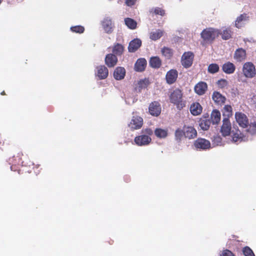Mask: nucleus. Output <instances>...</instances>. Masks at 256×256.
I'll list each match as a JSON object with an SVG mask.
<instances>
[{"label": "nucleus", "instance_id": "58836bf2", "mask_svg": "<svg viewBox=\"0 0 256 256\" xmlns=\"http://www.w3.org/2000/svg\"><path fill=\"white\" fill-rule=\"evenodd\" d=\"M244 135L239 130L233 134L232 140L234 142H241L242 140Z\"/></svg>", "mask_w": 256, "mask_h": 256}, {"label": "nucleus", "instance_id": "473e14b6", "mask_svg": "<svg viewBox=\"0 0 256 256\" xmlns=\"http://www.w3.org/2000/svg\"><path fill=\"white\" fill-rule=\"evenodd\" d=\"M164 31L157 30L155 32H152L150 34V38L152 40H156L160 39L163 35Z\"/></svg>", "mask_w": 256, "mask_h": 256}, {"label": "nucleus", "instance_id": "412c9836", "mask_svg": "<svg viewBox=\"0 0 256 256\" xmlns=\"http://www.w3.org/2000/svg\"><path fill=\"white\" fill-rule=\"evenodd\" d=\"M246 51L244 49L238 48L235 51L234 58L237 62H241L244 60L246 58Z\"/></svg>", "mask_w": 256, "mask_h": 256}, {"label": "nucleus", "instance_id": "dca6fc26", "mask_svg": "<svg viewBox=\"0 0 256 256\" xmlns=\"http://www.w3.org/2000/svg\"><path fill=\"white\" fill-rule=\"evenodd\" d=\"M118 62L116 56L112 54L106 55L105 58V64L109 68L114 67Z\"/></svg>", "mask_w": 256, "mask_h": 256}, {"label": "nucleus", "instance_id": "39448f33", "mask_svg": "<svg viewBox=\"0 0 256 256\" xmlns=\"http://www.w3.org/2000/svg\"><path fill=\"white\" fill-rule=\"evenodd\" d=\"M194 54L191 52H184L182 56L181 62L185 68L190 67L192 64Z\"/></svg>", "mask_w": 256, "mask_h": 256}, {"label": "nucleus", "instance_id": "1a4fd4ad", "mask_svg": "<svg viewBox=\"0 0 256 256\" xmlns=\"http://www.w3.org/2000/svg\"><path fill=\"white\" fill-rule=\"evenodd\" d=\"M212 98L216 105L220 106L224 105L226 100V96L218 91L212 92Z\"/></svg>", "mask_w": 256, "mask_h": 256}, {"label": "nucleus", "instance_id": "72a5a7b5", "mask_svg": "<svg viewBox=\"0 0 256 256\" xmlns=\"http://www.w3.org/2000/svg\"><path fill=\"white\" fill-rule=\"evenodd\" d=\"M126 25L131 30H134L137 27L136 22L132 18H124Z\"/></svg>", "mask_w": 256, "mask_h": 256}, {"label": "nucleus", "instance_id": "f257e3e1", "mask_svg": "<svg viewBox=\"0 0 256 256\" xmlns=\"http://www.w3.org/2000/svg\"><path fill=\"white\" fill-rule=\"evenodd\" d=\"M182 91L178 88L174 90L170 96V100L171 103L176 106V108L181 110L186 106V101L182 98Z\"/></svg>", "mask_w": 256, "mask_h": 256}, {"label": "nucleus", "instance_id": "393cba45", "mask_svg": "<svg viewBox=\"0 0 256 256\" xmlns=\"http://www.w3.org/2000/svg\"><path fill=\"white\" fill-rule=\"evenodd\" d=\"M222 70L227 74H232L235 71L236 66L232 63L228 62L222 65Z\"/></svg>", "mask_w": 256, "mask_h": 256}, {"label": "nucleus", "instance_id": "c03bdc74", "mask_svg": "<svg viewBox=\"0 0 256 256\" xmlns=\"http://www.w3.org/2000/svg\"><path fill=\"white\" fill-rule=\"evenodd\" d=\"M248 132L252 134L256 133V122H251L250 124Z\"/></svg>", "mask_w": 256, "mask_h": 256}, {"label": "nucleus", "instance_id": "49530a36", "mask_svg": "<svg viewBox=\"0 0 256 256\" xmlns=\"http://www.w3.org/2000/svg\"><path fill=\"white\" fill-rule=\"evenodd\" d=\"M220 256H235L234 254L230 250H225L222 252Z\"/></svg>", "mask_w": 256, "mask_h": 256}, {"label": "nucleus", "instance_id": "423d86ee", "mask_svg": "<svg viewBox=\"0 0 256 256\" xmlns=\"http://www.w3.org/2000/svg\"><path fill=\"white\" fill-rule=\"evenodd\" d=\"M143 125V119L139 116H133L128 124L129 128L132 130L140 129Z\"/></svg>", "mask_w": 256, "mask_h": 256}, {"label": "nucleus", "instance_id": "aec40b11", "mask_svg": "<svg viewBox=\"0 0 256 256\" xmlns=\"http://www.w3.org/2000/svg\"><path fill=\"white\" fill-rule=\"evenodd\" d=\"M142 45V41L138 38H135L129 44L128 50L129 52H134L138 50Z\"/></svg>", "mask_w": 256, "mask_h": 256}, {"label": "nucleus", "instance_id": "4be33fe9", "mask_svg": "<svg viewBox=\"0 0 256 256\" xmlns=\"http://www.w3.org/2000/svg\"><path fill=\"white\" fill-rule=\"evenodd\" d=\"M114 77L116 80H122L126 75V70L123 67H117L114 72Z\"/></svg>", "mask_w": 256, "mask_h": 256}, {"label": "nucleus", "instance_id": "de8ad7c7", "mask_svg": "<svg viewBox=\"0 0 256 256\" xmlns=\"http://www.w3.org/2000/svg\"><path fill=\"white\" fill-rule=\"evenodd\" d=\"M136 0H126V4L128 6H131L134 5L136 2Z\"/></svg>", "mask_w": 256, "mask_h": 256}, {"label": "nucleus", "instance_id": "0eeeda50", "mask_svg": "<svg viewBox=\"0 0 256 256\" xmlns=\"http://www.w3.org/2000/svg\"><path fill=\"white\" fill-rule=\"evenodd\" d=\"M232 130V124L230 120L223 118L222 124L220 128V132L222 135L224 136H227L230 135Z\"/></svg>", "mask_w": 256, "mask_h": 256}, {"label": "nucleus", "instance_id": "2f4dec72", "mask_svg": "<svg viewBox=\"0 0 256 256\" xmlns=\"http://www.w3.org/2000/svg\"><path fill=\"white\" fill-rule=\"evenodd\" d=\"M184 136L185 137V132L184 128L182 130L180 128H178L174 132V138L175 140L178 142H181Z\"/></svg>", "mask_w": 256, "mask_h": 256}, {"label": "nucleus", "instance_id": "a211bd4d", "mask_svg": "<svg viewBox=\"0 0 256 256\" xmlns=\"http://www.w3.org/2000/svg\"><path fill=\"white\" fill-rule=\"evenodd\" d=\"M207 90L208 84L204 82H198L194 86L195 92L200 96L204 94Z\"/></svg>", "mask_w": 256, "mask_h": 256}, {"label": "nucleus", "instance_id": "bb28decb", "mask_svg": "<svg viewBox=\"0 0 256 256\" xmlns=\"http://www.w3.org/2000/svg\"><path fill=\"white\" fill-rule=\"evenodd\" d=\"M232 32L230 28H225L222 30H220V35H221L222 38L224 40H227L232 38Z\"/></svg>", "mask_w": 256, "mask_h": 256}, {"label": "nucleus", "instance_id": "f704fd0d", "mask_svg": "<svg viewBox=\"0 0 256 256\" xmlns=\"http://www.w3.org/2000/svg\"><path fill=\"white\" fill-rule=\"evenodd\" d=\"M124 50V46L121 44L117 43L112 48V54L117 56H120L122 54Z\"/></svg>", "mask_w": 256, "mask_h": 256}, {"label": "nucleus", "instance_id": "9d476101", "mask_svg": "<svg viewBox=\"0 0 256 256\" xmlns=\"http://www.w3.org/2000/svg\"><path fill=\"white\" fill-rule=\"evenodd\" d=\"M102 26L104 32L107 34H111L113 32L114 24L110 17L105 18L102 22Z\"/></svg>", "mask_w": 256, "mask_h": 256}, {"label": "nucleus", "instance_id": "6e6552de", "mask_svg": "<svg viewBox=\"0 0 256 256\" xmlns=\"http://www.w3.org/2000/svg\"><path fill=\"white\" fill-rule=\"evenodd\" d=\"M152 138L150 136L142 134L135 137L134 142L138 146H143L148 145L150 143Z\"/></svg>", "mask_w": 256, "mask_h": 256}, {"label": "nucleus", "instance_id": "4468645a", "mask_svg": "<svg viewBox=\"0 0 256 256\" xmlns=\"http://www.w3.org/2000/svg\"><path fill=\"white\" fill-rule=\"evenodd\" d=\"M178 76V72L175 69L168 70L166 75V80L167 84H172L174 83Z\"/></svg>", "mask_w": 256, "mask_h": 256}, {"label": "nucleus", "instance_id": "cd10ccee", "mask_svg": "<svg viewBox=\"0 0 256 256\" xmlns=\"http://www.w3.org/2000/svg\"><path fill=\"white\" fill-rule=\"evenodd\" d=\"M149 12L150 14L152 16L154 15H160L162 16H164L166 14L165 10L164 8L159 7L153 8L150 10Z\"/></svg>", "mask_w": 256, "mask_h": 256}, {"label": "nucleus", "instance_id": "79ce46f5", "mask_svg": "<svg viewBox=\"0 0 256 256\" xmlns=\"http://www.w3.org/2000/svg\"><path fill=\"white\" fill-rule=\"evenodd\" d=\"M242 252L245 256H255L252 250L247 246L242 248Z\"/></svg>", "mask_w": 256, "mask_h": 256}, {"label": "nucleus", "instance_id": "f8f14e48", "mask_svg": "<svg viewBox=\"0 0 256 256\" xmlns=\"http://www.w3.org/2000/svg\"><path fill=\"white\" fill-rule=\"evenodd\" d=\"M235 118L237 122L240 126L246 128L248 126V120L245 114L236 112L235 114Z\"/></svg>", "mask_w": 256, "mask_h": 256}, {"label": "nucleus", "instance_id": "f03ea898", "mask_svg": "<svg viewBox=\"0 0 256 256\" xmlns=\"http://www.w3.org/2000/svg\"><path fill=\"white\" fill-rule=\"evenodd\" d=\"M202 38L206 42H212L220 35V30L212 28L204 30L201 32Z\"/></svg>", "mask_w": 256, "mask_h": 256}, {"label": "nucleus", "instance_id": "2eb2a0df", "mask_svg": "<svg viewBox=\"0 0 256 256\" xmlns=\"http://www.w3.org/2000/svg\"><path fill=\"white\" fill-rule=\"evenodd\" d=\"M190 111L191 114L194 116L200 114L202 111V107L198 102L192 103L190 106Z\"/></svg>", "mask_w": 256, "mask_h": 256}, {"label": "nucleus", "instance_id": "8fccbe9b", "mask_svg": "<svg viewBox=\"0 0 256 256\" xmlns=\"http://www.w3.org/2000/svg\"><path fill=\"white\" fill-rule=\"evenodd\" d=\"M112 242L111 243H110V244H112V243L114 242V241H113V240H112Z\"/></svg>", "mask_w": 256, "mask_h": 256}, {"label": "nucleus", "instance_id": "a18cd8bd", "mask_svg": "<svg viewBox=\"0 0 256 256\" xmlns=\"http://www.w3.org/2000/svg\"><path fill=\"white\" fill-rule=\"evenodd\" d=\"M142 132L144 134L147 135L148 136H150L153 134L152 130L150 128H146L145 129H142Z\"/></svg>", "mask_w": 256, "mask_h": 256}, {"label": "nucleus", "instance_id": "09e8293b", "mask_svg": "<svg viewBox=\"0 0 256 256\" xmlns=\"http://www.w3.org/2000/svg\"><path fill=\"white\" fill-rule=\"evenodd\" d=\"M0 94H1L2 95V96H4V95H6V92H4V91H2V92L0 93Z\"/></svg>", "mask_w": 256, "mask_h": 256}, {"label": "nucleus", "instance_id": "20e7f679", "mask_svg": "<svg viewBox=\"0 0 256 256\" xmlns=\"http://www.w3.org/2000/svg\"><path fill=\"white\" fill-rule=\"evenodd\" d=\"M242 71L244 76L248 78H252L256 76V67L252 62L244 63L242 66Z\"/></svg>", "mask_w": 256, "mask_h": 256}, {"label": "nucleus", "instance_id": "c9c22d12", "mask_svg": "<svg viewBox=\"0 0 256 256\" xmlns=\"http://www.w3.org/2000/svg\"><path fill=\"white\" fill-rule=\"evenodd\" d=\"M212 122L209 119L204 118L200 120V126L204 130H206L210 128Z\"/></svg>", "mask_w": 256, "mask_h": 256}, {"label": "nucleus", "instance_id": "b1692460", "mask_svg": "<svg viewBox=\"0 0 256 256\" xmlns=\"http://www.w3.org/2000/svg\"><path fill=\"white\" fill-rule=\"evenodd\" d=\"M221 119V114L218 110H214L210 115V121L212 124H218Z\"/></svg>", "mask_w": 256, "mask_h": 256}, {"label": "nucleus", "instance_id": "e433bc0d", "mask_svg": "<svg viewBox=\"0 0 256 256\" xmlns=\"http://www.w3.org/2000/svg\"><path fill=\"white\" fill-rule=\"evenodd\" d=\"M247 18H248V17L247 16V14H240L237 18L235 22L236 26L238 28H241L242 26V22L246 20Z\"/></svg>", "mask_w": 256, "mask_h": 256}, {"label": "nucleus", "instance_id": "7c9ffc66", "mask_svg": "<svg viewBox=\"0 0 256 256\" xmlns=\"http://www.w3.org/2000/svg\"><path fill=\"white\" fill-rule=\"evenodd\" d=\"M168 130L161 128H156L154 130V134L156 137L160 138H164L168 136Z\"/></svg>", "mask_w": 256, "mask_h": 256}, {"label": "nucleus", "instance_id": "ddd939ff", "mask_svg": "<svg viewBox=\"0 0 256 256\" xmlns=\"http://www.w3.org/2000/svg\"><path fill=\"white\" fill-rule=\"evenodd\" d=\"M194 146L197 149L207 150L210 148V143L204 138H198L194 142Z\"/></svg>", "mask_w": 256, "mask_h": 256}, {"label": "nucleus", "instance_id": "a19ab883", "mask_svg": "<svg viewBox=\"0 0 256 256\" xmlns=\"http://www.w3.org/2000/svg\"><path fill=\"white\" fill-rule=\"evenodd\" d=\"M70 30L74 32L82 34L84 31V28L82 26H72Z\"/></svg>", "mask_w": 256, "mask_h": 256}, {"label": "nucleus", "instance_id": "f3484780", "mask_svg": "<svg viewBox=\"0 0 256 256\" xmlns=\"http://www.w3.org/2000/svg\"><path fill=\"white\" fill-rule=\"evenodd\" d=\"M184 130L185 132V138L188 139H193L196 137L197 132L192 126H184Z\"/></svg>", "mask_w": 256, "mask_h": 256}, {"label": "nucleus", "instance_id": "c85d7f7f", "mask_svg": "<svg viewBox=\"0 0 256 256\" xmlns=\"http://www.w3.org/2000/svg\"><path fill=\"white\" fill-rule=\"evenodd\" d=\"M224 118L229 120L232 116V107L230 105H226L222 110Z\"/></svg>", "mask_w": 256, "mask_h": 256}, {"label": "nucleus", "instance_id": "4c0bfd02", "mask_svg": "<svg viewBox=\"0 0 256 256\" xmlns=\"http://www.w3.org/2000/svg\"><path fill=\"white\" fill-rule=\"evenodd\" d=\"M162 53L163 56L170 59L172 56L173 50L169 48L164 47L162 50Z\"/></svg>", "mask_w": 256, "mask_h": 256}, {"label": "nucleus", "instance_id": "9b49d317", "mask_svg": "<svg viewBox=\"0 0 256 256\" xmlns=\"http://www.w3.org/2000/svg\"><path fill=\"white\" fill-rule=\"evenodd\" d=\"M148 110L151 115L158 116L161 113V106L158 102L154 101L150 104Z\"/></svg>", "mask_w": 256, "mask_h": 256}, {"label": "nucleus", "instance_id": "c756f323", "mask_svg": "<svg viewBox=\"0 0 256 256\" xmlns=\"http://www.w3.org/2000/svg\"><path fill=\"white\" fill-rule=\"evenodd\" d=\"M149 63L151 67L155 68H160L162 65V61L158 56L152 57Z\"/></svg>", "mask_w": 256, "mask_h": 256}, {"label": "nucleus", "instance_id": "5701e85b", "mask_svg": "<svg viewBox=\"0 0 256 256\" xmlns=\"http://www.w3.org/2000/svg\"><path fill=\"white\" fill-rule=\"evenodd\" d=\"M146 66V60L144 58H139L134 64V70L136 72H142L145 70Z\"/></svg>", "mask_w": 256, "mask_h": 256}, {"label": "nucleus", "instance_id": "a878e982", "mask_svg": "<svg viewBox=\"0 0 256 256\" xmlns=\"http://www.w3.org/2000/svg\"><path fill=\"white\" fill-rule=\"evenodd\" d=\"M149 84V80L148 79L140 80L138 82L135 88V90L136 92H140L142 89L147 88Z\"/></svg>", "mask_w": 256, "mask_h": 256}, {"label": "nucleus", "instance_id": "6ab92c4d", "mask_svg": "<svg viewBox=\"0 0 256 256\" xmlns=\"http://www.w3.org/2000/svg\"><path fill=\"white\" fill-rule=\"evenodd\" d=\"M97 72L96 76L100 80L106 78L108 74V70L104 66H100L96 68Z\"/></svg>", "mask_w": 256, "mask_h": 256}, {"label": "nucleus", "instance_id": "7ed1b4c3", "mask_svg": "<svg viewBox=\"0 0 256 256\" xmlns=\"http://www.w3.org/2000/svg\"><path fill=\"white\" fill-rule=\"evenodd\" d=\"M18 156H14L12 160H10V161L12 163V165L10 166V168L13 171H18L19 174H21L22 171H24V170H22L20 168H22L24 166V162L22 160L20 156H22V154H18Z\"/></svg>", "mask_w": 256, "mask_h": 256}, {"label": "nucleus", "instance_id": "37998d69", "mask_svg": "<svg viewBox=\"0 0 256 256\" xmlns=\"http://www.w3.org/2000/svg\"><path fill=\"white\" fill-rule=\"evenodd\" d=\"M216 84L219 88H224L227 86L228 85V82L226 80L222 78L218 80Z\"/></svg>", "mask_w": 256, "mask_h": 256}, {"label": "nucleus", "instance_id": "ea45409f", "mask_svg": "<svg viewBox=\"0 0 256 256\" xmlns=\"http://www.w3.org/2000/svg\"><path fill=\"white\" fill-rule=\"evenodd\" d=\"M219 69V66L218 64H212L208 66V70L210 74H214L218 72Z\"/></svg>", "mask_w": 256, "mask_h": 256}]
</instances>
